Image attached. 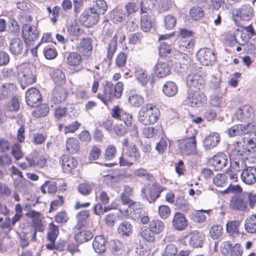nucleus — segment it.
Masks as SVG:
<instances>
[{
	"label": "nucleus",
	"mask_w": 256,
	"mask_h": 256,
	"mask_svg": "<svg viewBox=\"0 0 256 256\" xmlns=\"http://www.w3.org/2000/svg\"><path fill=\"white\" fill-rule=\"evenodd\" d=\"M52 79L58 85L64 84L66 82V76L64 72L60 69L54 70L52 72Z\"/></svg>",
	"instance_id": "42"
},
{
	"label": "nucleus",
	"mask_w": 256,
	"mask_h": 256,
	"mask_svg": "<svg viewBox=\"0 0 256 256\" xmlns=\"http://www.w3.org/2000/svg\"><path fill=\"white\" fill-rule=\"evenodd\" d=\"M132 116L131 114L124 110L121 111V117L120 120H122L127 126H132Z\"/></svg>",
	"instance_id": "64"
},
{
	"label": "nucleus",
	"mask_w": 256,
	"mask_h": 256,
	"mask_svg": "<svg viewBox=\"0 0 256 256\" xmlns=\"http://www.w3.org/2000/svg\"><path fill=\"white\" fill-rule=\"evenodd\" d=\"M189 14L190 18L195 20H200L204 16L202 8L198 6L192 7L190 10Z\"/></svg>",
	"instance_id": "45"
},
{
	"label": "nucleus",
	"mask_w": 256,
	"mask_h": 256,
	"mask_svg": "<svg viewBox=\"0 0 256 256\" xmlns=\"http://www.w3.org/2000/svg\"><path fill=\"white\" fill-rule=\"evenodd\" d=\"M12 154L16 160H19L23 157L24 154L21 150V148L19 144H16L12 146Z\"/></svg>",
	"instance_id": "60"
},
{
	"label": "nucleus",
	"mask_w": 256,
	"mask_h": 256,
	"mask_svg": "<svg viewBox=\"0 0 256 256\" xmlns=\"http://www.w3.org/2000/svg\"><path fill=\"white\" fill-rule=\"evenodd\" d=\"M223 232V228L222 226L216 224L213 226L210 229V236L213 240H218L221 237Z\"/></svg>",
	"instance_id": "51"
},
{
	"label": "nucleus",
	"mask_w": 256,
	"mask_h": 256,
	"mask_svg": "<svg viewBox=\"0 0 256 256\" xmlns=\"http://www.w3.org/2000/svg\"><path fill=\"white\" fill-rule=\"evenodd\" d=\"M160 112L154 105L148 104L139 112L138 121L144 125L153 124L158 120Z\"/></svg>",
	"instance_id": "1"
},
{
	"label": "nucleus",
	"mask_w": 256,
	"mask_h": 256,
	"mask_svg": "<svg viewBox=\"0 0 256 256\" xmlns=\"http://www.w3.org/2000/svg\"><path fill=\"white\" fill-rule=\"evenodd\" d=\"M15 89L13 84L7 83L4 84L0 88V100H4L11 96Z\"/></svg>",
	"instance_id": "36"
},
{
	"label": "nucleus",
	"mask_w": 256,
	"mask_h": 256,
	"mask_svg": "<svg viewBox=\"0 0 256 256\" xmlns=\"http://www.w3.org/2000/svg\"><path fill=\"white\" fill-rule=\"evenodd\" d=\"M162 91L166 96H172L178 92V86L174 82L168 81L164 85Z\"/></svg>",
	"instance_id": "37"
},
{
	"label": "nucleus",
	"mask_w": 256,
	"mask_h": 256,
	"mask_svg": "<svg viewBox=\"0 0 256 256\" xmlns=\"http://www.w3.org/2000/svg\"><path fill=\"white\" fill-rule=\"evenodd\" d=\"M211 162L215 170H222L228 164V158L224 153H219L212 158Z\"/></svg>",
	"instance_id": "18"
},
{
	"label": "nucleus",
	"mask_w": 256,
	"mask_h": 256,
	"mask_svg": "<svg viewBox=\"0 0 256 256\" xmlns=\"http://www.w3.org/2000/svg\"><path fill=\"white\" fill-rule=\"evenodd\" d=\"M204 238L203 234L196 231L191 232L186 236L189 244L196 248L202 247Z\"/></svg>",
	"instance_id": "14"
},
{
	"label": "nucleus",
	"mask_w": 256,
	"mask_h": 256,
	"mask_svg": "<svg viewBox=\"0 0 256 256\" xmlns=\"http://www.w3.org/2000/svg\"><path fill=\"white\" fill-rule=\"evenodd\" d=\"M244 228L248 233H256V214L246 218L244 222Z\"/></svg>",
	"instance_id": "35"
},
{
	"label": "nucleus",
	"mask_w": 256,
	"mask_h": 256,
	"mask_svg": "<svg viewBox=\"0 0 256 256\" xmlns=\"http://www.w3.org/2000/svg\"><path fill=\"white\" fill-rule=\"evenodd\" d=\"M230 206L234 210L244 211L246 208V203L244 202L243 197L240 196H232L230 200Z\"/></svg>",
	"instance_id": "25"
},
{
	"label": "nucleus",
	"mask_w": 256,
	"mask_h": 256,
	"mask_svg": "<svg viewBox=\"0 0 256 256\" xmlns=\"http://www.w3.org/2000/svg\"><path fill=\"white\" fill-rule=\"evenodd\" d=\"M116 149L113 145H109L105 150L104 158L106 160H112L115 156Z\"/></svg>",
	"instance_id": "56"
},
{
	"label": "nucleus",
	"mask_w": 256,
	"mask_h": 256,
	"mask_svg": "<svg viewBox=\"0 0 256 256\" xmlns=\"http://www.w3.org/2000/svg\"><path fill=\"white\" fill-rule=\"evenodd\" d=\"M117 36L114 35L110 42L106 44L105 51L106 52V58L111 62L116 48Z\"/></svg>",
	"instance_id": "27"
},
{
	"label": "nucleus",
	"mask_w": 256,
	"mask_h": 256,
	"mask_svg": "<svg viewBox=\"0 0 256 256\" xmlns=\"http://www.w3.org/2000/svg\"><path fill=\"white\" fill-rule=\"evenodd\" d=\"M123 90V84L122 82H118L114 86L113 84L110 82H106L104 86L102 94H98V98L106 104L111 101L114 97L120 98Z\"/></svg>",
	"instance_id": "2"
},
{
	"label": "nucleus",
	"mask_w": 256,
	"mask_h": 256,
	"mask_svg": "<svg viewBox=\"0 0 256 256\" xmlns=\"http://www.w3.org/2000/svg\"><path fill=\"white\" fill-rule=\"evenodd\" d=\"M186 84L188 88V92H200L204 88V80L199 74H190L187 76Z\"/></svg>",
	"instance_id": "7"
},
{
	"label": "nucleus",
	"mask_w": 256,
	"mask_h": 256,
	"mask_svg": "<svg viewBox=\"0 0 256 256\" xmlns=\"http://www.w3.org/2000/svg\"><path fill=\"white\" fill-rule=\"evenodd\" d=\"M125 18L126 14L124 10L118 8L113 10L110 15V20L116 24L122 22Z\"/></svg>",
	"instance_id": "30"
},
{
	"label": "nucleus",
	"mask_w": 256,
	"mask_h": 256,
	"mask_svg": "<svg viewBox=\"0 0 256 256\" xmlns=\"http://www.w3.org/2000/svg\"><path fill=\"white\" fill-rule=\"evenodd\" d=\"M141 28L144 32H148L152 28V23L146 15H143L141 18Z\"/></svg>",
	"instance_id": "58"
},
{
	"label": "nucleus",
	"mask_w": 256,
	"mask_h": 256,
	"mask_svg": "<svg viewBox=\"0 0 256 256\" xmlns=\"http://www.w3.org/2000/svg\"><path fill=\"white\" fill-rule=\"evenodd\" d=\"M141 236L146 241L152 242L155 240V236L154 232L150 228L143 227L142 228L140 232Z\"/></svg>",
	"instance_id": "50"
},
{
	"label": "nucleus",
	"mask_w": 256,
	"mask_h": 256,
	"mask_svg": "<svg viewBox=\"0 0 256 256\" xmlns=\"http://www.w3.org/2000/svg\"><path fill=\"white\" fill-rule=\"evenodd\" d=\"M124 156L129 158L134 164L140 158V154L138 150L135 145H130L126 148Z\"/></svg>",
	"instance_id": "33"
},
{
	"label": "nucleus",
	"mask_w": 256,
	"mask_h": 256,
	"mask_svg": "<svg viewBox=\"0 0 256 256\" xmlns=\"http://www.w3.org/2000/svg\"><path fill=\"white\" fill-rule=\"evenodd\" d=\"M164 189V188L160 184L154 182L152 184L146 185L142 190V193L150 202H152L159 198L160 194Z\"/></svg>",
	"instance_id": "5"
},
{
	"label": "nucleus",
	"mask_w": 256,
	"mask_h": 256,
	"mask_svg": "<svg viewBox=\"0 0 256 256\" xmlns=\"http://www.w3.org/2000/svg\"><path fill=\"white\" fill-rule=\"evenodd\" d=\"M82 62V59L81 55L76 52H72L70 53L66 58L67 64L72 66H74L71 70L72 73L77 72L80 70V68H78Z\"/></svg>",
	"instance_id": "15"
},
{
	"label": "nucleus",
	"mask_w": 256,
	"mask_h": 256,
	"mask_svg": "<svg viewBox=\"0 0 256 256\" xmlns=\"http://www.w3.org/2000/svg\"><path fill=\"white\" fill-rule=\"evenodd\" d=\"M118 230L120 234L128 236L132 234V226L129 222H124L120 224Z\"/></svg>",
	"instance_id": "44"
},
{
	"label": "nucleus",
	"mask_w": 256,
	"mask_h": 256,
	"mask_svg": "<svg viewBox=\"0 0 256 256\" xmlns=\"http://www.w3.org/2000/svg\"><path fill=\"white\" fill-rule=\"evenodd\" d=\"M60 162L62 164V170L64 172H70L78 164L77 160L68 155L62 156Z\"/></svg>",
	"instance_id": "19"
},
{
	"label": "nucleus",
	"mask_w": 256,
	"mask_h": 256,
	"mask_svg": "<svg viewBox=\"0 0 256 256\" xmlns=\"http://www.w3.org/2000/svg\"><path fill=\"white\" fill-rule=\"evenodd\" d=\"M176 20L174 16L171 14L166 16L164 18V26L168 30L172 29L176 24Z\"/></svg>",
	"instance_id": "57"
},
{
	"label": "nucleus",
	"mask_w": 256,
	"mask_h": 256,
	"mask_svg": "<svg viewBox=\"0 0 256 256\" xmlns=\"http://www.w3.org/2000/svg\"><path fill=\"white\" fill-rule=\"evenodd\" d=\"M109 248L110 252L114 255H119L124 252V245L118 240H112L110 241Z\"/></svg>",
	"instance_id": "40"
},
{
	"label": "nucleus",
	"mask_w": 256,
	"mask_h": 256,
	"mask_svg": "<svg viewBox=\"0 0 256 256\" xmlns=\"http://www.w3.org/2000/svg\"><path fill=\"white\" fill-rule=\"evenodd\" d=\"M92 247L97 253L103 252L106 250V241L102 236H98L95 237L92 242Z\"/></svg>",
	"instance_id": "31"
},
{
	"label": "nucleus",
	"mask_w": 256,
	"mask_h": 256,
	"mask_svg": "<svg viewBox=\"0 0 256 256\" xmlns=\"http://www.w3.org/2000/svg\"><path fill=\"white\" fill-rule=\"evenodd\" d=\"M206 101V97L204 94L199 92H188L184 102L192 107L200 108L202 106Z\"/></svg>",
	"instance_id": "6"
},
{
	"label": "nucleus",
	"mask_w": 256,
	"mask_h": 256,
	"mask_svg": "<svg viewBox=\"0 0 256 256\" xmlns=\"http://www.w3.org/2000/svg\"><path fill=\"white\" fill-rule=\"evenodd\" d=\"M92 3L91 9L97 12L98 14H104L106 12L107 4L104 0H96L93 1Z\"/></svg>",
	"instance_id": "43"
},
{
	"label": "nucleus",
	"mask_w": 256,
	"mask_h": 256,
	"mask_svg": "<svg viewBox=\"0 0 256 256\" xmlns=\"http://www.w3.org/2000/svg\"><path fill=\"white\" fill-rule=\"evenodd\" d=\"M27 214L32 218V226L35 231L40 232H44L45 229V227L42 224L40 218V213L33 210L30 211Z\"/></svg>",
	"instance_id": "22"
},
{
	"label": "nucleus",
	"mask_w": 256,
	"mask_h": 256,
	"mask_svg": "<svg viewBox=\"0 0 256 256\" xmlns=\"http://www.w3.org/2000/svg\"><path fill=\"white\" fill-rule=\"evenodd\" d=\"M199 62L202 65L211 66L216 60V56L213 52L207 48L200 49L197 54Z\"/></svg>",
	"instance_id": "8"
},
{
	"label": "nucleus",
	"mask_w": 256,
	"mask_h": 256,
	"mask_svg": "<svg viewBox=\"0 0 256 256\" xmlns=\"http://www.w3.org/2000/svg\"><path fill=\"white\" fill-rule=\"evenodd\" d=\"M186 133L188 136L180 142L179 148L186 154H194L196 149L195 137L197 132L193 128H190L186 130Z\"/></svg>",
	"instance_id": "3"
},
{
	"label": "nucleus",
	"mask_w": 256,
	"mask_h": 256,
	"mask_svg": "<svg viewBox=\"0 0 256 256\" xmlns=\"http://www.w3.org/2000/svg\"><path fill=\"white\" fill-rule=\"evenodd\" d=\"M180 35L184 38H187L188 39L187 44L188 46L192 47L194 45V42L192 38V32L191 31L187 29H182L180 31Z\"/></svg>",
	"instance_id": "59"
},
{
	"label": "nucleus",
	"mask_w": 256,
	"mask_h": 256,
	"mask_svg": "<svg viewBox=\"0 0 256 256\" xmlns=\"http://www.w3.org/2000/svg\"><path fill=\"white\" fill-rule=\"evenodd\" d=\"M175 205L178 210L186 212H189L192 208L188 201L184 198V196H182L176 197Z\"/></svg>",
	"instance_id": "32"
},
{
	"label": "nucleus",
	"mask_w": 256,
	"mask_h": 256,
	"mask_svg": "<svg viewBox=\"0 0 256 256\" xmlns=\"http://www.w3.org/2000/svg\"><path fill=\"white\" fill-rule=\"evenodd\" d=\"M26 101L32 108L38 106L41 102L42 96L40 91L34 88H29L26 92Z\"/></svg>",
	"instance_id": "10"
},
{
	"label": "nucleus",
	"mask_w": 256,
	"mask_h": 256,
	"mask_svg": "<svg viewBox=\"0 0 256 256\" xmlns=\"http://www.w3.org/2000/svg\"><path fill=\"white\" fill-rule=\"evenodd\" d=\"M24 46L23 42L20 38H12L10 40L9 50L13 55L18 56L21 54Z\"/></svg>",
	"instance_id": "17"
},
{
	"label": "nucleus",
	"mask_w": 256,
	"mask_h": 256,
	"mask_svg": "<svg viewBox=\"0 0 256 256\" xmlns=\"http://www.w3.org/2000/svg\"><path fill=\"white\" fill-rule=\"evenodd\" d=\"M128 101L131 106L136 108L140 106L144 103V98L138 94L132 95L129 97Z\"/></svg>",
	"instance_id": "53"
},
{
	"label": "nucleus",
	"mask_w": 256,
	"mask_h": 256,
	"mask_svg": "<svg viewBox=\"0 0 256 256\" xmlns=\"http://www.w3.org/2000/svg\"><path fill=\"white\" fill-rule=\"evenodd\" d=\"M236 116L240 120L246 121L252 118L254 114L253 108L248 105H244L239 108L236 112Z\"/></svg>",
	"instance_id": "20"
},
{
	"label": "nucleus",
	"mask_w": 256,
	"mask_h": 256,
	"mask_svg": "<svg viewBox=\"0 0 256 256\" xmlns=\"http://www.w3.org/2000/svg\"><path fill=\"white\" fill-rule=\"evenodd\" d=\"M92 188V184L84 182L78 186V190L82 195L86 196L91 192Z\"/></svg>",
	"instance_id": "55"
},
{
	"label": "nucleus",
	"mask_w": 256,
	"mask_h": 256,
	"mask_svg": "<svg viewBox=\"0 0 256 256\" xmlns=\"http://www.w3.org/2000/svg\"><path fill=\"white\" fill-rule=\"evenodd\" d=\"M66 90L62 86L55 87L51 94L50 102L55 104H60L65 101L67 98Z\"/></svg>",
	"instance_id": "13"
},
{
	"label": "nucleus",
	"mask_w": 256,
	"mask_h": 256,
	"mask_svg": "<svg viewBox=\"0 0 256 256\" xmlns=\"http://www.w3.org/2000/svg\"><path fill=\"white\" fill-rule=\"evenodd\" d=\"M18 78L22 89L36 81V76L30 68L26 66L22 65L17 67Z\"/></svg>",
	"instance_id": "4"
},
{
	"label": "nucleus",
	"mask_w": 256,
	"mask_h": 256,
	"mask_svg": "<svg viewBox=\"0 0 256 256\" xmlns=\"http://www.w3.org/2000/svg\"><path fill=\"white\" fill-rule=\"evenodd\" d=\"M93 234L89 230H81L74 235L76 241L79 243H83L91 240Z\"/></svg>",
	"instance_id": "41"
},
{
	"label": "nucleus",
	"mask_w": 256,
	"mask_h": 256,
	"mask_svg": "<svg viewBox=\"0 0 256 256\" xmlns=\"http://www.w3.org/2000/svg\"><path fill=\"white\" fill-rule=\"evenodd\" d=\"M134 74L136 79L142 86H144L148 84V78L145 70L142 69L137 70L134 72Z\"/></svg>",
	"instance_id": "52"
},
{
	"label": "nucleus",
	"mask_w": 256,
	"mask_h": 256,
	"mask_svg": "<svg viewBox=\"0 0 256 256\" xmlns=\"http://www.w3.org/2000/svg\"><path fill=\"white\" fill-rule=\"evenodd\" d=\"M240 222L238 220L228 221L226 224V230L228 234L233 237L239 234Z\"/></svg>",
	"instance_id": "28"
},
{
	"label": "nucleus",
	"mask_w": 256,
	"mask_h": 256,
	"mask_svg": "<svg viewBox=\"0 0 256 256\" xmlns=\"http://www.w3.org/2000/svg\"><path fill=\"white\" fill-rule=\"evenodd\" d=\"M58 234V228L51 224L50 226L49 232L48 234V239L50 242H55Z\"/></svg>",
	"instance_id": "54"
},
{
	"label": "nucleus",
	"mask_w": 256,
	"mask_h": 256,
	"mask_svg": "<svg viewBox=\"0 0 256 256\" xmlns=\"http://www.w3.org/2000/svg\"><path fill=\"white\" fill-rule=\"evenodd\" d=\"M210 210H200L194 211L190 214V216L194 221L198 222H204L206 219V216L203 212L208 214Z\"/></svg>",
	"instance_id": "46"
},
{
	"label": "nucleus",
	"mask_w": 256,
	"mask_h": 256,
	"mask_svg": "<svg viewBox=\"0 0 256 256\" xmlns=\"http://www.w3.org/2000/svg\"><path fill=\"white\" fill-rule=\"evenodd\" d=\"M49 112V107L46 104L40 105L35 110L36 115L42 117L46 116Z\"/></svg>",
	"instance_id": "61"
},
{
	"label": "nucleus",
	"mask_w": 256,
	"mask_h": 256,
	"mask_svg": "<svg viewBox=\"0 0 256 256\" xmlns=\"http://www.w3.org/2000/svg\"><path fill=\"white\" fill-rule=\"evenodd\" d=\"M88 216L89 212L87 210H84L79 212L76 215L77 224L75 226L74 229L80 230L84 226Z\"/></svg>",
	"instance_id": "34"
},
{
	"label": "nucleus",
	"mask_w": 256,
	"mask_h": 256,
	"mask_svg": "<svg viewBox=\"0 0 256 256\" xmlns=\"http://www.w3.org/2000/svg\"><path fill=\"white\" fill-rule=\"evenodd\" d=\"M244 129L243 124H236L228 128L227 130V133L230 137L235 136L238 135L244 134Z\"/></svg>",
	"instance_id": "49"
},
{
	"label": "nucleus",
	"mask_w": 256,
	"mask_h": 256,
	"mask_svg": "<svg viewBox=\"0 0 256 256\" xmlns=\"http://www.w3.org/2000/svg\"><path fill=\"white\" fill-rule=\"evenodd\" d=\"M142 13H148L156 8L158 0H142L140 2Z\"/></svg>",
	"instance_id": "29"
},
{
	"label": "nucleus",
	"mask_w": 256,
	"mask_h": 256,
	"mask_svg": "<svg viewBox=\"0 0 256 256\" xmlns=\"http://www.w3.org/2000/svg\"><path fill=\"white\" fill-rule=\"evenodd\" d=\"M22 32L26 43L36 40L39 36V32L36 27L28 24L22 26Z\"/></svg>",
	"instance_id": "9"
},
{
	"label": "nucleus",
	"mask_w": 256,
	"mask_h": 256,
	"mask_svg": "<svg viewBox=\"0 0 256 256\" xmlns=\"http://www.w3.org/2000/svg\"><path fill=\"white\" fill-rule=\"evenodd\" d=\"M170 67L166 62H158L155 66V74L157 77L162 78L170 73Z\"/></svg>",
	"instance_id": "23"
},
{
	"label": "nucleus",
	"mask_w": 256,
	"mask_h": 256,
	"mask_svg": "<svg viewBox=\"0 0 256 256\" xmlns=\"http://www.w3.org/2000/svg\"><path fill=\"white\" fill-rule=\"evenodd\" d=\"M241 179L246 184H252L256 182V168L245 166L241 173Z\"/></svg>",
	"instance_id": "12"
},
{
	"label": "nucleus",
	"mask_w": 256,
	"mask_h": 256,
	"mask_svg": "<svg viewBox=\"0 0 256 256\" xmlns=\"http://www.w3.org/2000/svg\"><path fill=\"white\" fill-rule=\"evenodd\" d=\"M214 184L217 186L223 187L228 183V176L225 174H218L213 178Z\"/></svg>",
	"instance_id": "47"
},
{
	"label": "nucleus",
	"mask_w": 256,
	"mask_h": 256,
	"mask_svg": "<svg viewBox=\"0 0 256 256\" xmlns=\"http://www.w3.org/2000/svg\"><path fill=\"white\" fill-rule=\"evenodd\" d=\"M220 140V135L216 132H212L206 137L203 142V145L205 149L210 150L216 147Z\"/></svg>",
	"instance_id": "21"
},
{
	"label": "nucleus",
	"mask_w": 256,
	"mask_h": 256,
	"mask_svg": "<svg viewBox=\"0 0 256 256\" xmlns=\"http://www.w3.org/2000/svg\"><path fill=\"white\" fill-rule=\"evenodd\" d=\"M150 228L156 234L161 232L164 228V223L160 220H153L150 223Z\"/></svg>",
	"instance_id": "48"
},
{
	"label": "nucleus",
	"mask_w": 256,
	"mask_h": 256,
	"mask_svg": "<svg viewBox=\"0 0 256 256\" xmlns=\"http://www.w3.org/2000/svg\"><path fill=\"white\" fill-rule=\"evenodd\" d=\"M92 49V40L89 38L82 39L78 47V51L86 56L90 54Z\"/></svg>",
	"instance_id": "26"
},
{
	"label": "nucleus",
	"mask_w": 256,
	"mask_h": 256,
	"mask_svg": "<svg viewBox=\"0 0 256 256\" xmlns=\"http://www.w3.org/2000/svg\"><path fill=\"white\" fill-rule=\"evenodd\" d=\"M141 210L139 208V204L138 202H134L128 207V208L124 211L123 214L125 216H130V217L134 220H136L140 218Z\"/></svg>",
	"instance_id": "24"
},
{
	"label": "nucleus",
	"mask_w": 256,
	"mask_h": 256,
	"mask_svg": "<svg viewBox=\"0 0 256 256\" xmlns=\"http://www.w3.org/2000/svg\"><path fill=\"white\" fill-rule=\"evenodd\" d=\"M30 166L43 168L46 162V158L42 156H34L32 158H26Z\"/></svg>",
	"instance_id": "39"
},
{
	"label": "nucleus",
	"mask_w": 256,
	"mask_h": 256,
	"mask_svg": "<svg viewBox=\"0 0 256 256\" xmlns=\"http://www.w3.org/2000/svg\"><path fill=\"white\" fill-rule=\"evenodd\" d=\"M172 225L176 230L182 231L187 227L188 221L184 214L177 212L173 218Z\"/></svg>",
	"instance_id": "16"
},
{
	"label": "nucleus",
	"mask_w": 256,
	"mask_h": 256,
	"mask_svg": "<svg viewBox=\"0 0 256 256\" xmlns=\"http://www.w3.org/2000/svg\"><path fill=\"white\" fill-rule=\"evenodd\" d=\"M126 60L127 55L123 52H120L116 58V66L118 68L124 67L126 64Z\"/></svg>",
	"instance_id": "63"
},
{
	"label": "nucleus",
	"mask_w": 256,
	"mask_h": 256,
	"mask_svg": "<svg viewBox=\"0 0 256 256\" xmlns=\"http://www.w3.org/2000/svg\"><path fill=\"white\" fill-rule=\"evenodd\" d=\"M66 148L68 152L76 154L80 148L78 140L74 138H70L66 142Z\"/></svg>",
	"instance_id": "38"
},
{
	"label": "nucleus",
	"mask_w": 256,
	"mask_h": 256,
	"mask_svg": "<svg viewBox=\"0 0 256 256\" xmlns=\"http://www.w3.org/2000/svg\"><path fill=\"white\" fill-rule=\"evenodd\" d=\"M190 58L188 54H182L180 59V64L181 68L184 70L190 64Z\"/></svg>",
	"instance_id": "62"
},
{
	"label": "nucleus",
	"mask_w": 256,
	"mask_h": 256,
	"mask_svg": "<svg viewBox=\"0 0 256 256\" xmlns=\"http://www.w3.org/2000/svg\"><path fill=\"white\" fill-rule=\"evenodd\" d=\"M97 12L91 9H86L82 14L80 18L86 27L90 28L96 24L98 21L100 17Z\"/></svg>",
	"instance_id": "11"
}]
</instances>
